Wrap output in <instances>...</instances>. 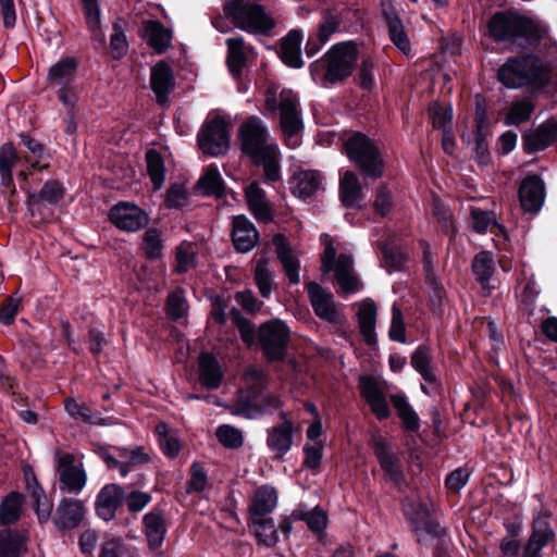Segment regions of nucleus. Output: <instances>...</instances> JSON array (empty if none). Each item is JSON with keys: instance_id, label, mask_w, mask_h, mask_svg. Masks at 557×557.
Returning a JSON list of instances; mask_svg holds the SVG:
<instances>
[{"instance_id": "052dcab7", "label": "nucleus", "mask_w": 557, "mask_h": 557, "mask_svg": "<svg viewBox=\"0 0 557 557\" xmlns=\"http://www.w3.org/2000/svg\"><path fill=\"white\" fill-rule=\"evenodd\" d=\"M533 104L528 100L513 102L505 119L506 125H519L528 121L533 112Z\"/></svg>"}, {"instance_id": "7ed1b4c3", "label": "nucleus", "mask_w": 557, "mask_h": 557, "mask_svg": "<svg viewBox=\"0 0 557 557\" xmlns=\"http://www.w3.org/2000/svg\"><path fill=\"white\" fill-rule=\"evenodd\" d=\"M357 57L358 51L354 44H336L321 60L311 64V75L323 86L334 85L351 75Z\"/></svg>"}, {"instance_id": "6ab92c4d", "label": "nucleus", "mask_w": 557, "mask_h": 557, "mask_svg": "<svg viewBox=\"0 0 557 557\" xmlns=\"http://www.w3.org/2000/svg\"><path fill=\"white\" fill-rule=\"evenodd\" d=\"M85 503L77 498L63 497L55 510L53 521L60 529H75L84 520Z\"/></svg>"}, {"instance_id": "49530a36", "label": "nucleus", "mask_w": 557, "mask_h": 557, "mask_svg": "<svg viewBox=\"0 0 557 557\" xmlns=\"http://www.w3.org/2000/svg\"><path fill=\"white\" fill-rule=\"evenodd\" d=\"M253 534L259 543L265 547H274L278 542L277 529L272 519L255 518L250 519Z\"/></svg>"}, {"instance_id": "dca6fc26", "label": "nucleus", "mask_w": 557, "mask_h": 557, "mask_svg": "<svg viewBox=\"0 0 557 557\" xmlns=\"http://www.w3.org/2000/svg\"><path fill=\"white\" fill-rule=\"evenodd\" d=\"M557 138V122L546 120L536 127L525 131L522 135V148L525 153L543 151Z\"/></svg>"}, {"instance_id": "69168bd1", "label": "nucleus", "mask_w": 557, "mask_h": 557, "mask_svg": "<svg viewBox=\"0 0 557 557\" xmlns=\"http://www.w3.org/2000/svg\"><path fill=\"white\" fill-rule=\"evenodd\" d=\"M99 557H137V549L112 540L101 545Z\"/></svg>"}, {"instance_id": "6e6d98bb", "label": "nucleus", "mask_w": 557, "mask_h": 557, "mask_svg": "<svg viewBox=\"0 0 557 557\" xmlns=\"http://www.w3.org/2000/svg\"><path fill=\"white\" fill-rule=\"evenodd\" d=\"M411 364L421 374L423 381L434 384V371L428 348H418L411 357Z\"/></svg>"}, {"instance_id": "20e7f679", "label": "nucleus", "mask_w": 557, "mask_h": 557, "mask_svg": "<svg viewBox=\"0 0 557 557\" xmlns=\"http://www.w3.org/2000/svg\"><path fill=\"white\" fill-rule=\"evenodd\" d=\"M321 240L324 246L321 256L322 272L334 273L335 281L342 294L350 295L360 292L362 283L355 271L352 255L344 251L338 253L342 249V245H335L329 234H323Z\"/></svg>"}, {"instance_id": "4c0bfd02", "label": "nucleus", "mask_w": 557, "mask_h": 557, "mask_svg": "<svg viewBox=\"0 0 557 557\" xmlns=\"http://www.w3.org/2000/svg\"><path fill=\"white\" fill-rule=\"evenodd\" d=\"M145 37L153 51L160 54L169 49L173 36L171 29L165 28L160 22L148 21L145 22Z\"/></svg>"}, {"instance_id": "2f4dec72", "label": "nucleus", "mask_w": 557, "mask_h": 557, "mask_svg": "<svg viewBox=\"0 0 557 557\" xmlns=\"http://www.w3.org/2000/svg\"><path fill=\"white\" fill-rule=\"evenodd\" d=\"M376 314L377 308L372 299L366 298L360 301L357 312L358 324L364 341L369 345H373L376 342Z\"/></svg>"}, {"instance_id": "3c124183", "label": "nucleus", "mask_w": 557, "mask_h": 557, "mask_svg": "<svg viewBox=\"0 0 557 557\" xmlns=\"http://www.w3.org/2000/svg\"><path fill=\"white\" fill-rule=\"evenodd\" d=\"M23 496L17 492H11L2 502L0 507V521L4 525L15 523L21 516Z\"/></svg>"}, {"instance_id": "9b49d317", "label": "nucleus", "mask_w": 557, "mask_h": 557, "mask_svg": "<svg viewBox=\"0 0 557 557\" xmlns=\"http://www.w3.org/2000/svg\"><path fill=\"white\" fill-rule=\"evenodd\" d=\"M289 330L281 320L263 323L259 329V341L265 356L271 360H280L285 356Z\"/></svg>"}, {"instance_id": "79ce46f5", "label": "nucleus", "mask_w": 557, "mask_h": 557, "mask_svg": "<svg viewBox=\"0 0 557 557\" xmlns=\"http://www.w3.org/2000/svg\"><path fill=\"white\" fill-rule=\"evenodd\" d=\"M302 36L297 30H292L283 39L281 45V59L282 61L290 66L298 69L302 65L300 45Z\"/></svg>"}, {"instance_id": "aec40b11", "label": "nucleus", "mask_w": 557, "mask_h": 557, "mask_svg": "<svg viewBox=\"0 0 557 557\" xmlns=\"http://www.w3.org/2000/svg\"><path fill=\"white\" fill-rule=\"evenodd\" d=\"M342 18L338 13L327 12L319 24L317 34L311 35L306 45L308 57L317 54L330 38L339 30Z\"/></svg>"}, {"instance_id": "f704fd0d", "label": "nucleus", "mask_w": 557, "mask_h": 557, "mask_svg": "<svg viewBox=\"0 0 557 557\" xmlns=\"http://www.w3.org/2000/svg\"><path fill=\"white\" fill-rule=\"evenodd\" d=\"M246 199L249 210L253 216L261 222H269L272 220V211L267 200L264 190L258 183L252 182L246 187Z\"/></svg>"}, {"instance_id": "4be33fe9", "label": "nucleus", "mask_w": 557, "mask_h": 557, "mask_svg": "<svg viewBox=\"0 0 557 557\" xmlns=\"http://www.w3.org/2000/svg\"><path fill=\"white\" fill-rule=\"evenodd\" d=\"M359 388L362 397L377 418H385L388 407L382 384L376 379L366 375L359 379Z\"/></svg>"}, {"instance_id": "a19ab883", "label": "nucleus", "mask_w": 557, "mask_h": 557, "mask_svg": "<svg viewBox=\"0 0 557 557\" xmlns=\"http://www.w3.org/2000/svg\"><path fill=\"white\" fill-rule=\"evenodd\" d=\"M341 200L346 207H355L362 200V188L357 175L346 171L339 182Z\"/></svg>"}, {"instance_id": "2eb2a0df", "label": "nucleus", "mask_w": 557, "mask_h": 557, "mask_svg": "<svg viewBox=\"0 0 557 557\" xmlns=\"http://www.w3.org/2000/svg\"><path fill=\"white\" fill-rule=\"evenodd\" d=\"M63 187L55 181L47 182L39 193H33L28 195L27 207L32 216H39V221H44L48 218L50 207L57 205V202L63 197Z\"/></svg>"}, {"instance_id": "a18cd8bd", "label": "nucleus", "mask_w": 557, "mask_h": 557, "mask_svg": "<svg viewBox=\"0 0 557 557\" xmlns=\"http://www.w3.org/2000/svg\"><path fill=\"white\" fill-rule=\"evenodd\" d=\"M259 397L257 391H239L236 403L230 406L228 413L232 416H244V418H252L253 412L258 411Z\"/></svg>"}, {"instance_id": "39448f33", "label": "nucleus", "mask_w": 557, "mask_h": 557, "mask_svg": "<svg viewBox=\"0 0 557 557\" xmlns=\"http://www.w3.org/2000/svg\"><path fill=\"white\" fill-rule=\"evenodd\" d=\"M267 108L273 112L280 110L281 127L287 137V145L292 148L299 146L297 134L302 128V120L299 110V101L289 89H282L275 84H270L265 91Z\"/></svg>"}, {"instance_id": "393cba45", "label": "nucleus", "mask_w": 557, "mask_h": 557, "mask_svg": "<svg viewBox=\"0 0 557 557\" xmlns=\"http://www.w3.org/2000/svg\"><path fill=\"white\" fill-rule=\"evenodd\" d=\"M273 245L289 283L298 284L300 282V262L295 251L289 247L286 237L276 234L273 237Z\"/></svg>"}, {"instance_id": "f3484780", "label": "nucleus", "mask_w": 557, "mask_h": 557, "mask_svg": "<svg viewBox=\"0 0 557 557\" xmlns=\"http://www.w3.org/2000/svg\"><path fill=\"white\" fill-rule=\"evenodd\" d=\"M555 533L549 524L547 515H540L533 520L530 537L523 546L519 557H542V549L554 539Z\"/></svg>"}, {"instance_id": "774afa93", "label": "nucleus", "mask_w": 557, "mask_h": 557, "mask_svg": "<svg viewBox=\"0 0 557 557\" xmlns=\"http://www.w3.org/2000/svg\"><path fill=\"white\" fill-rule=\"evenodd\" d=\"M58 99L63 104L65 114L78 113V90L77 86H71L55 90Z\"/></svg>"}, {"instance_id": "bb28decb", "label": "nucleus", "mask_w": 557, "mask_h": 557, "mask_svg": "<svg viewBox=\"0 0 557 557\" xmlns=\"http://www.w3.org/2000/svg\"><path fill=\"white\" fill-rule=\"evenodd\" d=\"M294 428L288 420L268 430L267 445L276 459H282L292 448Z\"/></svg>"}, {"instance_id": "de8ad7c7", "label": "nucleus", "mask_w": 557, "mask_h": 557, "mask_svg": "<svg viewBox=\"0 0 557 557\" xmlns=\"http://www.w3.org/2000/svg\"><path fill=\"white\" fill-rule=\"evenodd\" d=\"M20 138L22 144L32 153V157L27 158L26 160L32 165V168L38 171H42L44 169L48 168L50 156L46 151L44 145L26 134H21Z\"/></svg>"}, {"instance_id": "5fc2aeb1", "label": "nucleus", "mask_w": 557, "mask_h": 557, "mask_svg": "<svg viewBox=\"0 0 557 557\" xmlns=\"http://www.w3.org/2000/svg\"><path fill=\"white\" fill-rule=\"evenodd\" d=\"M188 305L182 289H175L168 296L166 312L175 321L184 320L187 315Z\"/></svg>"}, {"instance_id": "9d476101", "label": "nucleus", "mask_w": 557, "mask_h": 557, "mask_svg": "<svg viewBox=\"0 0 557 557\" xmlns=\"http://www.w3.org/2000/svg\"><path fill=\"white\" fill-rule=\"evenodd\" d=\"M198 146L203 153L219 157L227 152L230 136L226 122L214 117L203 123L197 136Z\"/></svg>"}, {"instance_id": "cd10ccee", "label": "nucleus", "mask_w": 557, "mask_h": 557, "mask_svg": "<svg viewBox=\"0 0 557 557\" xmlns=\"http://www.w3.org/2000/svg\"><path fill=\"white\" fill-rule=\"evenodd\" d=\"M232 238L238 251L248 252L258 244L259 233L245 215H238L233 220Z\"/></svg>"}, {"instance_id": "58836bf2", "label": "nucleus", "mask_w": 557, "mask_h": 557, "mask_svg": "<svg viewBox=\"0 0 557 557\" xmlns=\"http://www.w3.org/2000/svg\"><path fill=\"white\" fill-rule=\"evenodd\" d=\"M199 379L203 386L218 388L222 382L223 373L216 359L210 354L199 357Z\"/></svg>"}, {"instance_id": "423d86ee", "label": "nucleus", "mask_w": 557, "mask_h": 557, "mask_svg": "<svg viewBox=\"0 0 557 557\" xmlns=\"http://www.w3.org/2000/svg\"><path fill=\"white\" fill-rule=\"evenodd\" d=\"M223 11L236 27L256 36H270L275 26L272 15L256 0H225Z\"/></svg>"}, {"instance_id": "864d4df0", "label": "nucleus", "mask_w": 557, "mask_h": 557, "mask_svg": "<svg viewBox=\"0 0 557 557\" xmlns=\"http://www.w3.org/2000/svg\"><path fill=\"white\" fill-rule=\"evenodd\" d=\"M156 432L159 436V445L163 454L170 458L176 457L181 450L176 432L165 422H160L156 428Z\"/></svg>"}, {"instance_id": "bf43d9fd", "label": "nucleus", "mask_w": 557, "mask_h": 557, "mask_svg": "<svg viewBox=\"0 0 557 557\" xmlns=\"http://www.w3.org/2000/svg\"><path fill=\"white\" fill-rule=\"evenodd\" d=\"M196 247L191 243H182L176 247V272L184 273L196 265Z\"/></svg>"}, {"instance_id": "338daca9", "label": "nucleus", "mask_w": 557, "mask_h": 557, "mask_svg": "<svg viewBox=\"0 0 557 557\" xmlns=\"http://www.w3.org/2000/svg\"><path fill=\"white\" fill-rule=\"evenodd\" d=\"M429 112L435 128L442 129L443 132L448 131L453 119L451 108H444L435 102L430 106Z\"/></svg>"}, {"instance_id": "c9c22d12", "label": "nucleus", "mask_w": 557, "mask_h": 557, "mask_svg": "<svg viewBox=\"0 0 557 557\" xmlns=\"http://www.w3.org/2000/svg\"><path fill=\"white\" fill-rule=\"evenodd\" d=\"M145 533L150 549L159 548L166 533L162 510L156 509L144 517Z\"/></svg>"}, {"instance_id": "09e8293b", "label": "nucleus", "mask_w": 557, "mask_h": 557, "mask_svg": "<svg viewBox=\"0 0 557 557\" xmlns=\"http://www.w3.org/2000/svg\"><path fill=\"white\" fill-rule=\"evenodd\" d=\"M472 270L482 288H490V281L495 271L492 255L487 251L479 252L473 260Z\"/></svg>"}, {"instance_id": "ddd939ff", "label": "nucleus", "mask_w": 557, "mask_h": 557, "mask_svg": "<svg viewBox=\"0 0 557 557\" xmlns=\"http://www.w3.org/2000/svg\"><path fill=\"white\" fill-rule=\"evenodd\" d=\"M403 509L411 522L418 542H426L429 537L440 540L445 535V530L438 523L429 520L430 510L425 504L405 503Z\"/></svg>"}, {"instance_id": "72a5a7b5", "label": "nucleus", "mask_w": 557, "mask_h": 557, "mask_svg": "<svg viewBox=\"0 0 557 557\" xmlns=\"http://www.w3.org/2000/svg\"><path fill=\"white\" fill-rule=\"evenodd\" d=\"M117 456H113L109 451L101 453V459L109 469H117L120 475L125 478L133 467L139 463V448L132 450L127 448H116Z\"/></svg>"}, {"instance_id": "f03ea898", "label": "nucleus", "mask_w": 557, "mask_h": 557, "mask_svg": "<svg viewBox=\"0 0 557 557\" xmlns=\"http://www.w3.org/2000/svg\"><path fill=\"white\" fill-rule=\"evenodd\" d=\"M488 32L495 40L508 41L518 47L532 46L547 34L544 25L511 12L494 14L488 22Z\"/></svg>"}, {"instance_id": "8fccbe9b", "label": "nucleus", "mask_w": 557, "mask_h": 557, "mask_svg": "<svg viewBox=\"0 0 557 557\" xmlns=\"http://www.w3.org/2000/svg\"><path fill=\"white\" fill-rule=\"evenodd\" d=\"M147 174L154 190L162 188L165 181L164 160L161 154L151 149L146 153Z\"/></svg>"}, {"instance_id": "4d7b16f0", "label": "nucleus", "mask_w": 557, "mask_h": 557, "mask_svg": "<svg viewBox=\"0 0 557 557\" xmlns=\"http://www.w3.org/2000/svg\"><path fill=\"white\" fill-rule=\"evenodd\" d=\"M472 228L478 233H484L487 230L493 232L497 228L500 233L505 232V228L497 224L495 214L491 211H483L480 209L471 210Z\"/></svg>"}, {"instance_id": "37998d69", "label": "nucleus", "mask_w": 557, "mask_h": 557, "mask_svg": "<svg viewBox=\"0 0 557 557\" xmlns=\"http://www.w3.org/2000/svg\"><path fill=\"white\" fill-rule=\"evenodd\" d=\"M226 45L228 48V67L234 75H237L242 72V69L246 63L249 48L246 47L244 39L242 37L227 38Z\"/></svg>"}, {"instance_id": "f8f14e48", "label": "nucleus", "mask_w": 557, "mask_h": 557, "mask_svg": "<svg viewBox=\"0 0 557 557\" xmlns=\"http://www.w3.org/2000/svg\"><path fill=\"white\" fill-rule=\"evenodd\" d=\"M371 446L385 475L393 483L399 484L403 481L401 458L393 449L392 443L381 432H376L371 436Z\"/></svg>"}, {"instance_id": "a878e982", "label": "nucleus", "mask_w": 557, "mask_h": 557, "mask_svg": "<svg viewBox=\"0 0 557 557\" xmlns=\"http://www.w3.org/2000/svg\"><path fill=\"white\" fill-rule=\"evenodd\" d=\"M315 314L326 321L336 320V309L333 295L315 282L306 285Z\"/></svg>"}, {"instance_id": "13d9d810", "label": "nucleus", "mask_w": 557, "mask_h": 557, "mask_svg": "<svg viewBox=\"0 0 557 557\" xmlns=\"http://www.w3.org/2000/svg\"><path fill=\"white\" fill-rule=\"evenodd\" d=\"M255 282L261 296L268 298L272 293L273 274L265 260L257 262L255 268Z\"/></svg>"}, {"instance_id": "5701e85b", "label": "nucleus", "mask_w": 557, "mask_h": 557, "mask_svg": "<svg viewBox=\"0 0 557 557\" xmlns=\"http://www.w3.org/2000/svg\"><path fill=\"white\" fill-rule=\"evenodd\" d=\"M150 84L157 102L161 106L168 104L169 95L174 88L175 79L171 67L164 61L158 62L151 69Z\"/></svg>"}, {"instance_id": "c756f323", "label": "nucleus", "mask_w": 557, "mask_h": 557, "mask_svg": "<svg viewBox=\"0 0 557 557\" xmlns=\"http://www.w3.org/2000/svg\"><path fill=\"white\" fill-rule=\"evenodd\" d=\"M322 175L312 170H301L294 174L289 184L293 194L299 198L313 196L322 188Z\"/></svg>"}, {"instance_id": "c85d7f7f", "label": "nucleus", "mask_w": 557, "mask_h": 557, "mask_svg": "<svg viewBox=\"0 0 557 557\" xmlns=\"http://www.w3.org/2000/svg\"><path fill=\"white\" fill-rule=\"evenodd\" d=\"M277 492L272 485H261L255 491L249 506L250 519L264 518L271 513L277 506Z\"/></svg>"}, {"instance_id": "a211bd4d", "label": "nucleus", "mask_w": 557, "mask_h": 557, "mask_svg": "<svg viewBox=\"0 0 557 557\" xmlns=\"http://www.w3.org/2000/svg\"><path fill=\"white\" fill-rule=\"evenodd\" d=\"M545 184L539 175H528L520 184L519 199L527 212H539L545 200Z\"/></svg>"}, {"instance_id": "603ef678", "label": "nucleus", "mask_w": 557, "mask_h": 557, "mask_svg": "<svg viewBox=\"0 0 557 557\" xmlns=\"http://www.w3.org/2000/svg\"><path fill=\"white\" fill-rule=\"evenodd\" d=\"M16 151L11 143L0 147V180L1 184L9 187L13 183L12 169L17 162Z\"/></svg>"}, {"instance_id": "412c9836", "label": "nucleus", "mask_w": 557, "mask_h": 557, "mask_svg": "<svg viewBox=\"0 0 557 557\" xmlns=\"http://www.w3.org/2000/svg\"><path fill=\"white\" fill-rule=\"evenodd\" d=\"M78 62L73 57L59 60L49 67L47 75L48 86L54 90L76 85V71Z\"/></svg>"}, {"instance_id": "680f3d73", "label": "nucleus", "mask_w": 557, "mask_h": 557, "mask_svg": "<svg viewBox=\"0 0 557 557\" xmlns=\"http://www.w3.org/2000/svg\"><path fill=\"white\" fill-rule=\"evenodd\" d=\"M198 186L207 195L219 194L222 188V178L218 168L209 165L200 177Z\"/></svg>"}, {"instance_id": "f257e3e1", "label": "nucleus", "mask_w": 557, "mask_h": 557, "mask_svg": "<svg viewBox=\"0 0 557 557\" xmlns=\"http://www.w3.org/2000/svg\"><path fill=\"white\" fill-rule=\"evenodd\" d=\"M239 137L243 151L259 166L268 181L281 178L280 151L263 122L251 116L240 125Z\"/></svg>"}, {"instance_id": "ea45409f", "label": "nucleus", "mask_w": 557, "mask_h": 557, "mask_svg": "<svg viewBox=\"0 0 557 557\" xmlns=\"http://www.w3.org/2000/svg\"><path fill=\"white\" fill-rule=\"evenodd\" d=\"M293 517L305 521L309 530L317 534H322L327 527V515L319 506L307 508L305 505H300L293 511Z\"/></svg>"}, {"instance_id": "1a4fd4ad", "label": "nucleus", "mask_w": 557, "mask_h": 557, "mask_svg": "<svg viewBox=\"0 0 557 557\" xmlns=\"http://www.w3.org/2000/svg\"><path fill=\"white\" fill-rule=\"evenodd\" d=\"M543 63L535 55L508 59L498 69L499 82L508 88H520L540 81L543 75Z\"/></svg>"}, {"instance_id": "4468645a", "label": "nucleus", "mask_w": 557, "mask_h": 557, "mask_svg": "<svg viewBox=\"0 0 557 557\" xmlns=\"http://www.w3.org/2000/svg\"><path fill=\"white\" fill-rule=\"evenodd\" d=\"M57 471L61 491L77 495L85 487L87 474L82 466L75 465V458L72 454L58 457Z\"/></svg>"}, {"instance_id": "e2e57ef3", "label": "nucleus", "mask_w": 557, "mask_h": 557, "mask_svg": "<svg viewBox=\"0 0 557 557\" xmlns=\"http://www.w3.org/2000/svg\"><path fill=\"white\" fill-rule=\"evenodd\" d=\"M219 442L226 448H239L244 443V436L239 429L230 424L221 425L216 431Z\"/></svg>"}, {"instance_id": "0e129e2a", "label": "nucleus", "mask_w": 557, "mask_h": 557, "mask_svg": "<svg viewBox=\"0 0 557 557\" xmlns=\"http://www.w3.org/2000/svg\"><path fill=\"white\" fill-rule=\"evenodd\" d=\"M32 498L39 522H47L51 516L52 505L48 500L44 490L37 484L32 487Z\"/></svg>"}, {"instance_id": "7c9ffc66", "label": "nucleus", "mask_w": 557, "mask_h": 557, "mask_svg": "<svg viewBox=\"0 0 557 557\" xmlns=\"http://www.w3.org/2000/svg\"><path fill=\"white\" fill-rule=\"evenodd\" d=\"M111 222L125 232L139 230V207L131 202H119L110 210Z\"/></svg>"}, {"instance_id": "473e14b6", "label": "nucleus", "mask_w": 557, "mask_h": 557, "mask_svg": "<svg viewBox=\"0 0 557 557\" xmlns=\"http://www.w3.org/2000/svg\"><path fill=\"white\" fill-rule=\"evenodd\" d=\"M26 531L4 529L0 531V557H21L27 550Z\"/></svg>"}, {"instance_id": "6e6552de", "label": "nucleus", "mask_w": 557, "mask_h": 557, "mask_svg": "<svg viewBox=\"0 0 557 557\" xmlns=\"http://www.w3.org/2000/svg\"><path fill=\"white\" fill-rule=\"evenodd\" d=\"M345 150L350 161L356 163L364 175L379 178L383 175V159L375 144L366 135L355 133L345 141Z\"/></svg>"}, {"instance_id": "b1692460", "label": "nucleus", "mask_w": 557, "mask_h": 557, "mask_svg": "<svg viewBox=\"0 0 557 557\" xmlns=\"http://www.w3.org/2000/svg\"><path fill=\"white\" fill-rule=\"evenodd\" d=\"M381 7L388 26L391 40L404 54L408 55L411 51L410 41L391 0H382Z\"/></svg>"}, {"instance_id": "0eeeda50", "label": "nucleus", "mask_w": 557, "mask_h": 557, "mask_svg": "<svg viewBox=\"0 0 557 557\" xmlns=\"http://www.w3.org/2000/svg\"><path fill=\"white\" fill-rule=\"evenodd\" d=\"M125 503L127 510L133 513V520L139 511V490L123 487L119 484H106L96 497L95 509L97 516L103 521L115 518L117 508Z\"/></svg>"}, {"instance_id": "e433bc0d", "label": "nucleus", "mask_w": 557, "mask_h": 557, "mask_svg": "<svg viewBox=\"0 0 557 557\" xmlns=\"http://www.w3.org/2000/svg\"><path fill=\"white\" fill-rule=\"evenodd\" d=\"M141 252L147 259L157 262V269L162 274L163 240L162 233L158 227H150L146 231L141 239Z\"/></svg>"}, {"instance_id": "c03bdc74", "label": "nucleus", "mask_w": 557, "mask_h": 557, "mask_svg": "<svg viewBox=\"0 0 557 557\" xmlns=\"http://www.w3.org/2000/svg\"><path fill=\"white\" fill-rule=\"evenodd\" d=\"M85 20L92 33V38L104 45V35L101 32V10L99 0H82Z\"/></svg>"}]
</instances>
